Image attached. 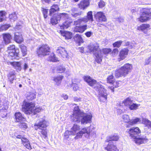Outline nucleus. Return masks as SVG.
<instances>
[{"mask_svg":"<svg viewBox=\"0 0 151 151\" xmlns=\"http://www.w3.org/2000/svg\"><path fill=\"white\" fill-rule=\"evenodd\" d=\"M83 78L84 81L89 86L93 87L96 91L99 92L98 98L100 101L104 102L107 100L106 90L102 87L99 83L89 75L84 76Z\"/></svg>","mask_w":151,"mask_h":151,"instance_id":"1","label":"nucleus"},{"mask_svg":"<svg viewBox=\"0 0 151 151\" xmlns=\"http://www.w3.org/2000/svg\"><path fill=\"white\" fill-rule=\"evenodd\" d=\"M133 69V66L132 64L129 63H125L115 70L114 76L116 78L125 77L132 72Z\"/></svg>","mask_w":151,"mask_h":151,"instance_id":"2","label":"nucleus"},{"mask_svg":"<svg viewBox=\"0 0 151 151\" xmlns=\"http://www.w3.org/2000/svg\"><path fill=\"white\" fill-rule=\"evenodd\" d=\"M48 126V123L44 119H41L38 123L34 124V128L35 130H40L39 134L40 136L45 138L47 136V132L46 128Z\"/></svg>","mask_w":151,"mask_h":151,"instance_id":"3","label":"nucleus"},{"mask_svg":"<svg viewBox=\"0 0 151 151\" xmlns=\"http://www.w3.org/2000/svg\"><path fill=\"white\" fill-rule=\"evenodd\" d=\"M51 52L49 46L47 44H43L40 45L37 49L36 54L38 57H42L49 55Z\"/></svg>","mask_w":151,"mask_h":151,"instance_id":"4","label":"nucleus"},{"mask_svg":"<svg viewBox=\"0 0 151 151\" xmlns=\"http://www.w3.org/2000/svg\"><path fill=\"white\" fill-rule=\"evenodd\" d=\"M35 103L27 102L25 100L23 101L22 109L25 114H31L33 108L35 107Z\"/></svg>","mask_w":151,"mask_h":151,"instance_id":"5","label":"nucleus"},{"mask_svg":"<svg viewBox=\"0 0 151 151\" xmlns=\"http://www.w3.org/2000/svg\"><path fill=\"white\" fill-rule=\"evenodd\" d=\"M8 57L12 60H18L19 58V52H16L15 46L14 45H10L7 47Z\"/></svg>","mask_w":151,"mask_h":151,"instance_id":"6","label":"nucleus"},{"mask_svg":"<svg viewBox=\"0 0 151 151\" xmlns=\"http://www.w3.org/2000/svg\"><path fill=\"white\" fill-rule=\"evenodd\" d=\"M122 119L124 122L128 123L126 126V128H129L130 126H132L136 124L139 122L140 121V119L138 118H136L135 119L130 120L128 115L124 114L122 116Z\"/></svg>","mask_w":151,"mask_h":151,"instance_id":"7","label":"nucleus"},{"mask_svg":"<svg viewBox=\"0 0 151 151\" xmlns=\"http://www.w3.org/2000/svg\"><path fill=\"white\" fill-rule=\"evenodd\" d=\"M131 138H135L141 133V130L138 127H131L126 131Z\"/></svg>","mask_w":151,"mask_h":151,"instance_id":"8","label":"nucleus"},{"mask_svg":"<svg viewBox=\"0 0 151 151\" xmlns=\"http://www.w3.org/2000/svg\"><path fill=\"white\" fill-rule=\"evenodd\" d=\"M141 13V14L139 17L137 19L139 21L143 23L146 22L149 19V16L150 15L151 13L149 9H143Z\"/></svg>","mask_w":151,"mask_h":151,"instance_id":"9","label":"nucleus"},{"mask_svg":"<svg viewBox=\"0 0 151 151\" xmlns=\"http://www.w3.org/2000/svg\"><path fill=\"white\" fill-rule=\"evenodd\" d=\"M129 52V50L127 48L122 49L120 51L117 58V61L119 62L125 59L128 55Z\"/></svg>","mask_w":151,"mask_h":151,"instance_id":"10","label":"nucleus"},{"mask_svg":"<svg viewBox=\"0 0 151 151\" xmlns=\"http://www.w3.org/2000/svg\"><path fill=\"white\" fill-rule=\"evenodd\" d=\"M68 15V14L63 13L52 15L51 16L52 17L50 18V23L52 25H55L57 23L58 20H60L62 15L66 16Z\"/></svg>","mask_w":151,"mask_h":151,"instance_id":"11","label":"nucleus"},{"mask_svg":"<svg viewBox=\"0 0 151 151\" xmlns=\"http://www.w3.org/2000/svg\"><path fill=\"white\" fill-rule=\"evenodd\" d=\"M100 46L98 43L95 42L90 44L87 46L88 49L90 53L92 52L95 54L96 52L98 51L100 49Z\"/></svg>","mask_w":151,"mask_h":151,"instance_id":"12","label":"nucleus"},{"mask_svg":"<svg viewBox=\"0 0 151 151\" xmlns=\"http://www.w3.org/2000/svg\"><path fill=\"white\" fill-rule=\"evenodd\" d=\"M94 17L96 20L99 22H106L107 19L104 13L102 12H97Z\"/></svg>","mask_w":151,"mask_h":151,"instance_id":"13","label":"nucleus"},{"mask_svg":"<svg viewBox=\"0 0 151 151\" xmlns=\"http://www.w3.org/2000/svg\"><path fill=\"white\" fill-rule=\"evenodd\" d=\"M14 119L16 123H19L21 122L26 121V118L20 112H15L14 114Z\"/></svg>","mask_w":151,"mask_h":151,"instance_id":"14","label":"nucleus"},{"mask_svg":"<svg viewBox=\"0 0 151 151\" xmlns=\"http://www.w3.org/2000/svg\"><path fill=\"white\" fill-rule=\"evenodd\" d=\"M6 63L7 65H11L17 71H20L22 69V64L20 61H7Z\"/></svg>","mask_w":151,"mask_h":151,"instance_id":"15","label":"nucleus"},{"mask_svg":"<svg viewBox=\"0 0 151 151\" xmlns=\"http://www.w3.org/2000/svg\"><path fill=\"white\" fill-rule=\"evenodd\" d=\"M80 114L79 110H74L73 113L71 115V121L73 122H80Z\"/></svg>","mask_w":151,"mask_h":151,"instance_id":"16","label":"nucleus"},{"mask_svg":"<svg viewBox=\"0 0 151 151\" xmlns=\"http://www.w3.org/2000/svg\"><path fill=\"white\" fill-rule=\"evenodd\" d=\"M108 144L104 148L106 151H119L117 146L113 142H108Z\"/></svg>","mask_w":151,"mask_h":151,"instance_id":"17","label":"nucleus"},{"mask_svg":"<svg viewBox=\"0 0 151 151\" xmlns=\"http://www.w3.org/2000/svg\"><path fill=\"white\" fill-rule=\"evenodd\" d=\"M73 23L72 19L68 17L62 25H59L60 29H67Z\"/></svg>","mask_w":151,"mask_h":151,"instance_id":"18","label":"nucleus"},{"mask_svg":"<svg viewBox=\"0 0 151 151\" xmlns=\"http://www.w3.org/2000/svg\"><path fill=\"white\" fill-rule=\"evenodd\" d=\"M150 26L149 24H142L138 26L137 29L139 31H141L144 33H146L148 30L150 29Z\"/></svg>","mask_w":151,"mask_h":151,"instance_id":"19","label":"nucleus"},{"mask_svg":"<svg viewBox=\"0 0 151 151\" xmlns=\"http://www.w3.org/2000/svg\"><path fill=\"white\" fill-rule=\"evenodd\" d=\"M119 135L118 134L115 133L113 135L107 137L105 142V143H107L112 142V141H117L119 140Z\"/></svg>","mask_w":151,"mask_h":151,"instance_id":"20","label":"nucleus"},{"mask_svg":"<svg viewBox=\"0 0 151 151\" xmlns=\"http://www.w3.org/2000/svg\"><path fill=\"white\" fill-rule=\"evenodd\" d=\"M88 28L87 24L82 25L76 26L74 27V31L76 32H79L80 33H83Z\"/></svg>","mask_w":151,"mask_h":151,"instance_id":"21","label":"nucleus"},{"mask_svg":"<svg viewBox=\"0 0 151 151\" xmlns=\"http://www.w3.org/2000/svg\"><path fill=\"white\" fill-rule=\"evenodd\" d=\"M14 40L17 43H21L24 41V39L22 34L18 32H16L14 33Z\"/></svg>","mask_w":151,"mask_h":151,"instance_id":"22","label":"nucleus"},{"mask_svg":"<svg viewBox=\"0 0 151 151\" xmlns=\"http://www.w3.org/2000/svg\"><path fill=\"white\" fill-rule=\"evenodd\" d=\"M64 78V76L62 75H59L53 78L52 81L55 83V85L57 86H60Z\"/></svg>","mask_w":151,"mask_h":151,"instance_id":"23","label":"nucleus"},{"mask_svg":"<svg viewBox=\"0 0 151 151\" xmlns=\"http://www.w3.org/2000/svg\"><path fill=\"white\" fill-rule=\"evenodd\" d=\"M2 36L3 40L6 44H8L11 42L12 37L11 34L9 33H4Z\"/></svg>","mask_w":151,"mask_h":151,"instance_id":"24","label":"nucleus"},{"mask_svg":"<svg viewBox=\"0 0 151 151\" xmlns=\"http://www.w3.org/2000/svg\"><path fill=\"white\" fill-rule=\"evenodd\" d=\"M16 73L14 70L10 71L7 75L8 81L11 83H13V81L16 80Z\"/></svg>","mask_w":151,"mask_h":151,"instance_id":"25","label":"nucleus"},{"mask_svg":"<svg viewBox=\"0 0 151 151\" xmlns=\"http://www.w3.org/2000/svg\"><path fill=\"white\" fill-rule=\"evenodd\" d=\"M22 144L27 149L30 150L32 148L28 139L26 138L23 137L22 138Z\"/></svg>","mask_w":151,"mask_h":151,"instance_id":"26","label":"nucleus"},{"mask_svg":"<svg viewBox=\"0 0 151 151\" xmlns=\"http://www.w3.org/2000/svg\"><path fill=\"white\" fill-rule=\"evenodd\" d=\"M89 131H88L87 128H82L81 130L77 133L76 136L75 137V139H76L79 138H81L83 134L85 133H88Z\"/></svg>","mask_w":151,"mask_h":151,"instance_id":"27","label":"nucleus"},{"mask_svg":"<svg viewBox=\"0 0 151 151\" xmlns=\"http://www.w3.org/2000/svg\"><path fill=\"white\" fill-rule=\"evenodd\" d=\"M57 52L63 58H66L68 56V53L64 48L59 47L57 50Z\"/></svg>","mask_w":151,"mask_h":151,"instance_id":"28","label":"nucleus"},{"mask_svg":"<svg viewBox=\"0 0 151 151\" xmlns=\"http://www.w3.org/2000/svg\"><path fill=\"white\" fill-rule=\"evenodd\" d=\"M60 33L62 35L65 37L66 40L70 39L72 37V33L70 32L64 30H60Z\"/></svg>","mask_w":151,"mask_h":151,"instance_id":"29","label":"nucleus"},{"mask_svg":"<svg viewBox=\"0 0 151 151\" xmlns=\"http://www.w3.org/2000/svg\"><path fill=\"white\" fill-rule=\"evenodd\" d=\"M137 137H136L135 138H133L135 139V142L137 144L140 145L144 143L148 140V139L147 138L146 136L142 138H137Z\"/></svg>","mask_w":151,"mask_h":151,"instance_id":"30","label":"nucleus"},{"mask_svg":"<svg viewBox=\"0 0 151 151\" xmlns=\"http://www.w3.org/2000/svg\"><path fill=\"white\" fill-rule=\"evenodd\" d=\"M92 116L90 115H86L83 116L81 120V124H87L91 121Z\"/></svg>","mask_w":151,"mask_h":151,"instance_id":"31","label":"nucleus"},{"mask_svg":"<svg viewBox=\"0 0 151 151\" xmlns=\"http://www.w3.org/2000/svg\"><path fill=\"white\" fill-rule=\"evenodd\" d=\"M89 5V4L86 0H83L81 1L78 4V7L81 9L84 10Z\"/></svg>","mask_w":151,"mask_h":151,"instance_id":"32","label":"nucleus"},{"mask_svg":"<svg viewBox=\"0 0 151 151\" xmlns=\"http://www.w3.org/2000/svg\"><path fill=\"white\" fill-rule=\"evenodd\" d=\"M80 129V126L76 124H74L72 127L71 128L70 130L72 135H75L76 134V135L77 132L79 131Z\"/></svg>","mask_w":151,"mask_h":151,"instance_id":"33","label":"nucleus"},{"mask_svg":"<svg viewBox=\"0 0 151 151\" xmlns=\"http://www.w3.org/2000/svg\"><path fill=\"white\" fill-rule=\"evenodd\" d=\"M48 60L50 62H56L59 61L58 58L53 52H52L48 57Z\"/></svg>","mask_w":151,"mask_h":151,"instance_id":"34","label":"nucleus"},{"mask_svg":"<svg viewBox=\"0 0 151 151\" xmlns=\"http://www.w3.org/2000/svg\"><path fill=\"white\" fill-rule=\"evenodd\" d=\"M106 83L110 84H114L115 82V79L113 75L111 74L109 75L106 79Z\"/></svg>","mask_w":151,"mask_h":151,"instance_id":"35","label":"nucleus"},{"mask_svg":"<svg viewBox=\"0 0 151 151\" xmlns=\"http://www.w3.org/2000/svg\"><path fill=\"white\" fill-rule=\"evenodd\" d=\"M74 39L76 42L77 43L80 44L84 42L81 35L78 34L75 35Z\"/></svg>","mask_w":151,"mask_h":151,"instance_id":"36","label":"nucleus"},{"mask_svg":"<svg viewBox=\"0 0 151 151\" xmlns=\"http://www.w3.org/2000/svg\"><path fill=\"white\" fill-rule=\"evenodd\" d=\"M83 17L86 19V22L89 21H90L91 22H93V21L92 12L91 11H89L88 12L86 17Z\"/></svg>","mask_w":151,"mask_h":151,"instance_id":"37","label":"nucleus"},{"mask_svg":"<svg viewBox=\"0 0 151 151\" xmlns=\"http://www.w3.org/2000/svg\"><path fill=\"white\" fill-rule=\"evenodd\" d=\"M36 98V94L34 93L30 92L26 96L27 101H32Z\"/></svg>","mask_w":151,"mask_h":151,"instance_id":"38","label":"nucleus"},{"mask_svg":"<svg viewBox=\"0 0 151 151\" xmlns=\"http://www.w3.org/2000/svg\"><path fill=\"white\" fill-rule=\"evenodd\" d=\"M11 27L9 24H3L0 26V32L5 31Z\"/></svg>","mask_w":151,"mask_h":151,"instance_id":"39","label":"nucleus"},{"mask_svg":"<svg viewBox=\"0 0 151 151\" xmlns=\"http://www.w3.org/2000/svg\"><path fill=\"white\" fill-rule=\"evenodd\" d=\"M142 123L148 129H151V122L150 120L147 119H143L142 120Z\"/></svg>","mask_w":151,"mask_h":151,"instance_id":"40","label":"nucleus"},{"mask_svg":"<svg viewBox=\"0 0 151 151\" xmlns=\"http://www.w3.org/2000/svg\"><path fill=\"white\" fill-rule=\"evenodd\" d=\"M9 20L12 22H14L17 19V14L15 12H14L9 14Z\"/></svg>","mask_w":151,"mask_h":151,"instance_id":"41","label":"nucleus"},{"mask_svg":"<svg viewBox=\"0 0 151 151\" xmlns=\"http://www.w3.org/2000/svg\"><path fill=\"white\" fill-rule=\"evenodd\" d=\"M19 47L21 49L22 56H26L27 55V51L26 47L23 45H19Z\"/></svg>","mask_w":151,"mask_h":151,"instance_id":"42","label":"nucleus"},{"mask_svg":"<svg viewBox=\"0 0 151 151\" xmlns=\"http://www.w3.org/2000/svg\"><path fill=\"white\" fill-rule=\"evenodd\" d=\"M84 23H86V19L84 17L78 19L77 20L75 21L74 22V24L76 25H80L81 24L82 22Z\"/></svg>","mask_w":151,"mask_h":151,"instance_id":"43","label":"nucleus"},{"mask_svg":"<svg viewBox=\"0 0 151 151\" xmlns=\"http://www.w3.org/2000/svg\"><path fill=\"white\" fill-rule=\"evenodd\" d=\"M66 70V68L63 65H60L57 67L56 71L58 73H64Z\"/></svg>","mask_w":151,"mask_h":151,"instance_id":"44","label":"nucleus"},{"mask_svg":"<svg viewBox=\"0 0 151 151\" xmlns=\"http://www.w3.org/2000/svg\"><path fill=\"white\" fill-rule=\"evenodd\" d=\"M132 100L130 98L128 97L125 99L123 101L122 103L126 106H129L132 103Z\"/></svg>","mask_w":151,"mask_h":151,"instance_id":"45","label":"nucleus"},{"mask_svg":"<svg viewBox=\"0 0 151 151\" xmlns=\"http://www.w3.org/2000/svg\"><path fill=\"white\" fill-rule=\"evenodd\" d=\"M18 126L20 128L23 129H25L28 127L27 124L25 122H21L18 125Z\"/></svg>","mask_w":151,"mask_h":151,"instance_id":"46","label":"nucleus"},{"mask_svg":"<svg viewBox=\"0 0 151 151\" xmlns=\"http://www.w3.org/2000/svg\"><path fill=\"white\" fill-rule=\"evenodd\" d=\"M94 54L96 58H95V61L98 63H100L102 61V57H101L99 54Z\"/></svg>","mask_w":151,"mask_h":151,"instance_id":"47","label":"nucleus"},{"mask_svg":"<svg viewBox=\"0 0 151 151\" xmlns=\"http://www.w3.org/2000/svg\"><path fill=\"white\" fill-rule=\"evenodd\" d=\"M102 51L103 54L108 55L111 52V49L110 48H104L102 49Z\"/></svg>","mask_w":151,"mask_h":151,"instance_id":"48","label":"nucleus"},{"mask_svg":"<svg viewBox=\"0 0 151 151\" xmlns=\"http://www.w3.org/2000/svg\"><path fill=\"white\" fill-rule=\"evenodd\" d=\"M122 42L121 40L115 42L112 44L113 47H114L119 48L121 46Z\"/></svg>","mask_w":151,"mask_h":151,"instance_id":"49","label":"nucleus"},{"mask_svg":"<svg viewBox=\"0 0 151 151\" xmlns=\"http://www.w3.org/2000/svg\"><path fill=\"white\" fill-rule=\"evenodd\" d=\"M41 108L40 107H36L33 108V111L32 112L31 114H32L33 115H35L37 113L40 112L41 110Z\"/></svg>","mask_w":151,"mask_h":151,"instance_id":"50","label":"nucleus"},{"mask_svg":"<svg viewBox=\"0 0 151 151\" xmlns=\"http://www.w3.org/2000/svg\"><path fill=\"white\" fill-rule=\"evenodd\" d=\"M6 14V12L4 11H0V22H3L4 19V17H5Z\"/></svg>","mask_w":151,"mask_h":151,"instance_id":"51","label":"nucleus"},{"mask_svg":"<svg viewBox=\"0 0 151 151\" xmlns=\"http://www.w3.org/2000/svg\"><path fill=\"white\" fill-rule=\"evenodd\" d=\"M139 106H140V104L133 103L131 105H130L129 106V108L131 110H136Z\"/></svg>","mask_w":151,"mask_h":151,"instance_id":"52","label":"nucleus"},{"mask_svg":"<svg viewBox=\"0 0 151 151\" xmlns=\"http://www.w3.org/2000/svg\"><path fill=\"white\" fill-rule=\"evenodd\" d=\"M42 13L43 15L44 18L46 19L47 17V13L48 12V9L42 8Z\"/></svg>","mask_w":151,"mask_h":151,"instance_id":"53","label":"nucleus"},{"mask_svg":"<svg viewBox=\"0 0 151 151\" xmlns=\"http://www.w3.org/2000/svg\"><path fill=\"white\" fill-rule=\"evenodd\" d=\"M59 11L55 9H51V8L50 9H49V14L50 16H51L52 15H53L55 14H57L58 13H55L56 12H58Z\"/></svg>","mask_w":151,"mask_h":151,"instance_id":"54","label":"nucleus"},{"mask_svg":"<svg viewBox=\"0 0 151 151\" xmlns=\"http://www.w3.org/2000/svg\"><path fill=\"white\" fill-rule=\"evenodd\" d=\"M119 52L118 49L117 48L114 49L111 52L112 55L114 56L117 55Z\"/></svg>","mask_w":151,"mask_h":151,"instance_id":"55","label":"nucleus"},{"mask_svg":"<svg viewBox=\"0 0 151 151\" xmlns=\"http://www.w3.org/2000/svg\"><path fill=\"white\" fill-rule=\"evenodd\" d=\"M71 87H72L73 90L75 91L78 90L79 88L78 84L75 83H72Z\"/></svg>","mask_w":151,"mask_h":151,"instance_id":"56","label":"nucleus"},{"mask_svg":"<svg viewBox=\"0 0 151 151\" xmlns=\"http://www.w3.org/2000/svg\"><path fill=\"white\" fill-rule=\"evenodd\" d=\"M122 82L121 81L117 80L116 81L115 84L113 85L115 88H117L120 87L121 84Z\"/></svg>","mask_w":151,"mask_h":151,"instance_id":"57","label":"nucleus"},{"mask_svg":"<svg viewBox=\"0 0 151 151\" xmlns=\"http://www.w3.org/2000/svg\"><path fill=\"white\" fill-rule=\"evenodd\" d=\"M105 2L102 0H101L98 3V6L99 8H102L105 6Z\"/></svg>","mask_w":151,"mask_h":151,"instance_id":"58","label":"nucleus"},{"mask_svg":"<svg viewBox=\"0 0 151 151\" xmlns=\"http://www.w3.org/2000/svg\"><path fill=\"white\" fill-rule=\"evenodd\" d=\"M16 137V138L17 139H21L22 137H23L21 135H18L17 132H16L14 133V135L12 136L13 137Z\"/></svg>","mask_w":151,"mask_h":151,"instance_id":"59","label":"nucleus"},{"mask_svg":"<svg viewBox=\"0 0 151 151\" xmlns=\"http://www.w3.org/2000/svg\"><path fill=\"white\" fill-rule=\"evenodd\" d=\"M50 8L53 9L57 10L59 11L60 8L58 5L55 4H53L51 7Z\"/></svg>","mask_w":151,"mask_h":151,"instance_id":"60","label":"nucleus"},{"mask_svg":"<svg viewBox=\"0 0 151 151\" xmlns=\"http://www.w3.org/2000/svg\"><path fill=\"white\" fill-rule=\"evenodd\" d=\"M8 104L7 102H5L3 104V107L2 108V110H7L8 108Z\"/></svg>","mask_w":151,"mask_h":151,"instance_id":"61","label":"nucleus"},{"mask_svg":"<svg viewBox=\"0 0 151 151\" xmlns=\"http://www.w3.org/2000/svg\"><path fill=\"white\" fill-rule=\"evenodd\" d=\"M71 131H66L65 132V136L68 137L69 135H72Z\"/></svg>","mask_w":151,"mask_h":151,"instance_id":"62","label":"nucleus"},{"mask_svg":"<svg viewBox=\"0 0 151 151\" xmlns=\"http://www.w3.org/2000/svg\"><path fill=\"white\" fill-rule=\"evenodd\" d=\"M81 12H80L79 13H75L73 14H71L72 16L74 18H76L78 16H79L81 14Z\"/></svg>","mask_w":151,"mask_h":151,"instance_id":"63","label":"nucleus"},{"mask_svg":"<svg viewBox=\"0 0 151 151\" xmlns=\"http://www.w3.org/2000/svg\"><path fill=\"white\" fill-rule=\"evenodd\" d=\"M85 34L87 37H89L92 35V32L91 31H88L85 33Z\"/></svg>","mask_w":151,"mask_h":151,"instance_id":"64","label":"nucleus"}]
</instances>
